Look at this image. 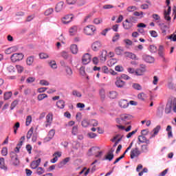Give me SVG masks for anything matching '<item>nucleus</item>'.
<instances>
[{"label": "nucleus", "instance_id": "nucleus-1", "mask_svg": "<svg viewBox=\"0 0 176 176\" xmlns=\"http://www.w3.org/2000/svg\"><path fill=\"white\" fill-rule=\"evenodd\" d=\"M172 109L175 113H176V98H174L166 104L165 112L166 113H170Z\"/></svg>", "mask_w": 176, "mask_h": 176}, {"label": "nucleus", "instance_id": "nucleus-2", "mask_svg": "<svg viewBox=\"0 0 176 176\" xmlns=\"http://www.w3.org/2000/svg\"><path fill=\"white\" fill-rule=\"evenodd\" d=\"M96 31V26L88 25L84 28V33L85 35H94V32Z\"/></svg>", "mask_w": 176, "mask_h": 176}, {"label": "nucleus", "instance_id": "nucleus-3", "mask_svg": "<svg viewBox=\"0 0 176 176\" xmlns=\"http://www.w3.org/2000/svg\"><path fill=\"white\" fill-rule=\"evenodd\" d=\"M141 155V151L138 147L137 145H135V148H133L131 151L130 156L131 159H134L135 157H138Z\"/></svg>", "mask_w": 176, "mask_h": 176}, {"label": "nucleus", "instance_id": "nucleus-4", "mask_svg": "<svg viewBox=\"0 0 176 176\" xmlns=\"http://www.w3.org/2000/svg\"><path fill=\"white\" fill-rule=\"evenodd\" d=\"M115 85L118 89H123L126 87V82L123 81V80H122L119 76L116 78Z\"/></svg>", "mask_w": 176, "mask_h": 176}, {"label": "nucleus", "instance_id": "nucleus-5", "mask_svg": "<svg viewBox=\"0 0 176 176\" xmlns=\"http://www.w3.org/2000/svg\"><path fill=\"white\" fill-rule=\"evenodd\" d=\"M158 55L163 63H168V60L166 59V57H164V47L163 45H160Z\"/></svg>", "mask_w": 176, "mask_h": 176}, {"label": "nucleus", "instance_id": "nucleus-6", "mask_svg": "<svg viewBox=\"0 0 176 176\" xmlns=\"http://www.w3.org/2000/svg\"><path fill=\"white\" fill-rule=\"evenodd\" d=\"M23 58H24V55H23V54L16 53V54H13L11 56L10 59L12 63H16V61H20V60H23Z\"/></svg>", "mask_w": 176, "mask_h": 176}, {"label": "nucleus", "instance_id": "nucleus-7", "mask_svg": "<svg viewBox=\"0 0 176 176\" xmlns=\"http://www.w3.org/2000/svg\"><path fill=\"white\" fill-rule=\"evenodd\" d=\"M91 61V55H90V54L87 53L82 56V63L84 65H87V64H89V63H90Z\"/></svg>", "mask_w": 176, "mask_h": 176}, {"label": "nucleus", "instance_id": "nucleus-8", "mask_svg": "<svg viewBox=\"0 0 176 176\" xmlns=\"http://www.w3.org/2000/svg\"><path fill=\"white\" fill-rule=\"evenodd\" d=\"M146 71V66L145 65H140V67L138 69H136L135 70V75L138 76H141V75H144V73H145Z\"/></svg>", "mask_w": 176, "mask_h": 176}, {"label": "nucleus", "instance_id": "nucleus-9", "mask_svg": "<svg viewBox=\"0 0 176 176\" xmlns=\"http://www.w3.org/2000/svg\"><path fill=\"white\" fill-rule=\"evenodd\" d=\"M122 26L124 30H131L134 27V23H132L129 19H126L122 23Z\"/></svg>", "mask_w": 176, "mask_h": 176}, {"label": "nucleus", "instance_id": "nucleus-10", "mask_svg": "<svg viewBox=\"0 0 176 176\" xmlns=\"http://www.w3.org/2000/svg\"><path fill=\"white\" fill-rule=\"evenodd\" d=\"M142 58L144 61H146V63H148L149 64L155 63V58H153L151 55L144 54L142 56Z\"/></svg>", "mask_w": 176, "mask_h": 176}, {"label": "nucleus", "instance_id": "nucleus-11", "mask_svg": "<svg viewBox=\"0 0 176 176\" xmlns=\"http://www.w3.org/2000/svg\"><path fill=\"white\" fill-rule=\"evenodd\" d=\"M52 122H53V114L50 113L46 116L45 127H49V126L52 124Z\"/></svg>", "mask_w": 176, "mask_h": 176}, {"label": "nucleus", "instance_id": "nucleus-12", "mask_svg": "<svg viewBox=\"0 0 176 176\" xmlns=\"http://www.w3.org/2000/svg\"><path fill=\"white\" fill-rule=\"evenodd\" d=\"M138 140L139 142H140L141 144H146L147 145H148V144H151V142L149 141V140H148L146 137L144 135L138 136Z\"/></svg>", "mask_w": 176, "mask_h": 176}, {"label": "nucleus", "instance_id": "nucleus-13", "mask_svg": "<svg viewBox=\"0 0 176 176\" xmlns=\"http://www.w3.org/2000/svg\"><path fill=\"white\" fill-rule=\"evenodd\" d=\"M171 13V6H168V10H164V19L167 21H170L171 20V16H170Z\"/></svg>", "mask_w": 176, "mask_h": 176}, {"label": "nucleus", "instance_id": "nucleus-14", "mask_svg": "<svg viewBox=\"0 0 176 176\" xmlns=\"http://www.w3.org/2000/svg\"><path fill=\"white\" fill-rule=\"evenodd\" d=\"M72 19H74L72 16L66 15L63 18H62V23L63 24H69V23H71V21H72Z\"/></svg>", "mask_w": 176, "mask_h": 176}, {"label": "nucleus", "instance_id": "nucleus-15", "mask_svg": "<svg viewBox=\"0 0 176 176\" xmlns=\"http://www.w3.org/2000/svg\"><path fill=\"white\" fill-rule=\"evenodd\" d=\"M41 158H38V160L32 162L30 164L31 168H33L34 170H35V168H38V166H39V164H41Z\"/></svg>", "mask_w": 176, "mask_h": 176}, {"label": "nucleus", "instance_id": "nucleus-16", "mask_svg": "<svg viewBox=\"0 0 176 176\" xmlns=\"http://www.w3.org/2000/svg\"><path fill=\"white\" fill-rule=\"evenodd\" d=\"M113 150L111 149L107 154L104 157V160H109V162H111L113 160Z\"/></svg>", "mask_w": 176, "mask_h": 176}, {"label": "nucleus", "instance_id": "nucleus-17", "mask_svg": "<svg viewBox=\"0 0 176 176\" xmlns=\"http://www.w3.org/2000/svg\"><path fill=\"white\" fill-rule=\"evenodd\" d=\"M56 134V130L54 129H51L49 133H48V137L45 138L44 140L45 141V142H47L49 141H50V140H52V138H53V137H54V135Z\"/></svg>", "mask_w": 176, "mask_h": 176}, {"label": "nucleus", "instance_id": "nucleus-18", "mask_svg": "<svg viewBox=\"0 0 176 176\" xmlns=\"http://www.w3.org/2000/svg\"><path fill=\"white\" fill-rule=\"evenodd\" d=\"M11 163L13 166H19L20 164V160H19V157L16 154L11 157Z\"/></svg>", "mask_w": 176, "mask_h": 176}, {"label": "nucleus", "instance_id": "nucleus-19", "mask_svg": "<svg viewBox=\"0 0 176 176\" xmlns=\"http://www.w3.org/2000/svg\"><path fill=\"white\" fill-rule=\"evenodd\" d=\"M107 50H102L101 54L99 56V59L101 63H105L107 61Z\"/></svg>", "mask_w": 176, "mask_h": 176}, {"label": "nucleus", "instance_id": "nucleus-20", "mask_svg": "<svg viewBox=\"0 0 176 176\" xmlns=\"http://www.w3.org/2000/svg\"><path fill=\"white\" fill-rule=\"evenodd\" d=\"M91 47L94 52H97L101 47V43L100 41H96L92 44Z\"/></svg>", "mask_w": 176, "mask_h": 176}, {"label": "nucleus", "instance_id": "nucleus-21", "mask_svg": "<svg viewBox=\"0 0 176 176\" xmlns=\"http://www.w3.org/2000/svg\"><path fill=\"white\" fill-rule=\"evenodd\" d=\"M0 168L4 171H8V166L5 164V158L3 157L0 158Z\"/></svg>", "mask_w": 176, "mask_h": 176}, {"label": "nucleus", "instance_id": "nucleus-22", "mask_svg": "<svg viewBox=\"0 0 176 176\" xmlns=\"http://www.w3.org/2000/svg\"><path fill=\"white\" fill-rule=\"evenodd\" d=\"M122 120H123L124 123H127L131 119V116L129 114H122L120 116Z\"/></svg>", "mask_w": 176, "mask_h": 176}, {"label": "nucleus", "instance_id": "nucleus-23", "mask_svg": "<svg viewBox=\"0 0 176 176\" xmlns=\"http://www.w3.org/2000/svg\"><path fill=\"white\" fill-rule=\"evenodd\" d=\"M63 6H64V1H60V2L58 3L55 8L56 12L57 13H58V12H61L63 10Z\"/></svg>", "mask_w": 176, "mask_h": 176}, {"label": "nucleus", "instance_id": "nucleus-24", "mask_svg": "<svg viewBox=\"0 0 176 176\" xmlns=\"http://www.w3.org/2000/svg\"><path fill=\"white\" fill-rule=\"evenodd\" d=\"M119 106L120 108H127L129 107V102L126 100H121L119 101Z\"/></svg>", "mask_w": 176, "mask_h": 176}, {"label": "nucleus", "instance_id": "nucleus-25", "mask_svg": "<svg viewBox=\"0 0 176 176\" xmlns=\"http://www.w3.org/2000/svg\"><path fill=\"white\" fill-rule=\"evenodd\" d=\"M17 47H11L6 50V54H12V53H14V52H17Z\"/></svg>", "mask_w": 176, "mask_h": 176}, {"label": "nucleus", "instance_id": "nucleus-26", "mask_svg": "<svg viewBox=\"0 0 176 176\" xmlns=\"http://www.w3.org/2000/svg\"><path fill=\"white\" fill-rule=\"evenodd\" d=\"M125 57H127L128 58H131L132 60H135L137 58V56L132 52H124V53Z\"/></svg>", "mask_w": 176, "mask_h": 176}, {"label": "nucleus", "instance_id": "nucleus-27", "mask_svg": "<svg viewBox=\"0 0 176 176\" xmlns=\"http://www.w3.org/2000/svg\"><path fill=\"white\" fill-rule=\"evenodd\" d=\"M69 32V34L72 36L75 35L76 32H78V26L74 25L70 28Z\"/></svg>", "mask_w": 176, "mask_h": 176}, {"label": "nucleus", "instance_id": "nucleus-28", "mask_svg": "<svg viewBox=\"0 0 176 176\" xmlns=\"http://www.w3.org/2000/svg\"><path fill=\"white\" fill-rule=\"evenodd\" d=\"M56 107L60 109H64V107H65V102L63 100H58L56 102Z\"/></svg>", "mask_w": 176, "mask_h": 176}, {"label": "nucleus", "instance_id": "nucleus-29", "mask_svg": "<svg viewBox=\"0 0 176 176\" xmlns=\"http://www.w3.org/2000/svg\"><path fill=\"white\" fill-rule=\"evenodd\" d=\"M70 50L73 54H77L78 50V45L76 44H73L70 47Z\"/></svg>", "mask_w": 176, "mask_h": 176}, {"label": "nucleus", "instance_id": "nucleus-30", "mask_svg": "<svg viewBox=\"0 0 176 176\" xmlns=\"http://www.w3.org/2000/svg\"><path fill=\"white\" fill-rule=\"evenodd\" d=\"M116 63H118V59L117 58H111L110 60H108L107 64L109 65V67H113V65H115V64H116Z\"/></svg>", "mask_w": 176, "mask_h": 176}, {"label": "nucleus", "instance_id": "nucleus-31", "mask_svg": "<svg viewBox=\"0 0 176 176\" xmlns=\"http://www.w3.org/2000/svg\"><path fill=\"white\" fill-rule=\"evenodd\" d=\"M149 151V147H148V144H143L141 146V153H146Z\"/></svg>", "mask_w": 176, "mask_h": 176}, {"label": "nucleus", "instance_id": "nucleus-32", "mask_svg": "<svg viewBox=\"0 0 176 176\" xmlns=\"http://www.w3.org/2000/svg\"><path fill=\"white\" fill-rule=\"evenodd\" d=\"M7 72H8V74H13L14 72H16V69H14V67L13 65H9L7 68Z\"/></svg>", "mask_w": 176, "mask_h": 176}, {"label": "nucleus", "instance_id": "nucleus-33", "mask_svg": "<svg viewBox=\"0 0 176 176\" xmlns=\"http://www.w3.org/2000/svg\"><path fill=\"white\" fill-rule=\"evenodd\" d=\"M138 98L141 101H145V98H146V94H145V93L144 92H141L139 94H138Z\"/></svg>", "mask_w": 176, "mask_h": 176}, {"label": "nucleus", "instance_id": "nucleus-34", "mask_svg": "<svg viewBox=\"0 0 176 176\" xmlns=\"http://www.w3.org/2000/svg\"><path fill=\"white\" fill-rule=\"evenodd\" d=\"M65 72L67 73V75L68 76H72V74H73V72H72V69L69 67V66H65Z\"/></svg>", "mask_w": 176, "mask_h": 176}, {"label": "nucleus", "instance_id": "nucleus-35", "mask_svg": "<svg viewBox=\"0 0 176 176\" xmlns=\"http://www.w3.org/2000/svg\"><path fill=\"white\" fill-rule=\"evenodd\" d=\"M116 123H118V124H124L125 126H127V124H130V122H124L123 120H122V117L120 116V118H117L116 120Z\"/></svg>", "mask_w": 176, "mask_h": 176}, {"label": "nucleus", "instance_id": "nucleus-36", "mask_svg": "<svg viewBox=\"0 0 176 176\" xmlns=\"http://www.w3.org/2000/svg\"><path fill=\"white\" fill-rule=\"evenodd\" d=\"M161 30L162 31V35L166 36L167 32V25H164V23H162L160 25Z\"/></svg>", "mask_w": 176, "mask_h": 176}, {"label": "nucleus", "instance_id": "nucleus-37", "mask_svg": "<svg viewBox=\"0 0 176 176\" xmlns=\"http://www.w3.org/2000/svg\"><path fill=\"white\" fill-rule=\"evenodd\" d=\"M13 95V94L12 93V91H7L4 93V100H10L12 98V96Z\"/></svg>", "mask_w": 176, "mask_h": 176}, {"label": "nucleus", "instance_id": "nucleus-38", "mask_svg": "<svg viewBox=\"0 0 176 176\" xmlns=\"http://www.w3.org/2000/svg\"><path fill=\"white\" fill-rule=\"evenodd\" d=\"M109 98H111L113 100L116 98L118 97V92H116V91H110L109 94Z\"/></svg>", "mask_w": 176, "mask_h": 176}, {"label": "nucleus", "instance_id": "nucleus-39", "mask_svg": "<svg viewBox=\"0 0 176 176\" xmlns=\"http://www.w3.org/2000/svg\"><path fill=\"white\" fill-rule=\"evenodd\" d=\"M115 52L118 56H121V54H123L124 50L121 47H118L115 49Z\"/></svg>", "mask_w": 176, "mask_h": 176}, {"label": "nucleus", "instance_id": "nucleus-40", "mask_svg": "<svg viewBox=\"0 0 176 176\" xmlns=\"http://www.w3.org/2000/svg\"><path fill=\"white\" fill-rule=\"evenodd\" d=\"M148 50L151 52V53H156V52H157V47L153 45H151L149 46Z\"/></svg>", "mask_w": 176, "mask_h": 176}, {"label": "nucleus", "instance_id": "nucleus-41", "mask_svg": "<svg viewBox=\"0 0 176 176\" xmlns=\"http://www.w3.org/2000/svg\"><path fill=\"white\" fill-rule=\"evenodd\" d=\"M53 12H54L53 8H48L45 11L44 14L45 16H50V14H53Z\"/></svg>", "mask_w": 176, "mask_h": 176}, {"label": "nucleus", "instance_id": "nucleus-42", "mask_svg": "<svg viewBox=\"0 0 176 176\" xmlns=\"http://www.w3.org/2000/svg\"><path fill=\"white\" fill-rule=\"evenodd\" d=\"M69 160H71V158L69 157L65 158L62 162H60V166L63 167V166H65V164H67V163H68Z\"/></svg>", "mask_w": 176, "mask_h": 176}, {"label": "nucleus", "instance_id": "nucleus-43", "mask_svg": "<svg viewBox=\"0 0 176 176\" xmlns=\"http://www.w3.org/2000/svg\"><path fill=\"white\" fill-rule=\"evenodd\" d=\"M132 87L135 89V90H142V87L138 83H133Z\"/></svg>", "mask_w": 176, "mask_h": 176}, {"label": "nucleus", "instance_id": "nucleus-44", "mask_svg": "<svg viewBox=\"0 0 176 176\" xmlns=\"http://www.w3.org/2000/svg\"><path fill=\"white\" fill-rule=\"evenodd\" d=\"M19 104V100H14L10 105V109L13 110L14 109V108H16V107H17V105Z\"/></svg>", "mask_w": 176, "mask_h": 176}, {"label": "nucleus", "instance_id": "nucleus-45", "mask_svg": "<svg viewBox=\"0 0 176 176\" xmlns=\"http://www.w3.org/2000/svg\"><path fill=\"white\" fill-rule=\"evenodd\" d=\"M32 134H34V128H30V129L28 131L27 139L30 140L31 137H32Z\"/></svg>", "mask_w": 176, "mask_h": 176}, {"label": "nucleus", "instance_id": "nucleus-46", "mask_svg": "<svg viewBox=\"0 0 176 176\" xmlns=\"http://www.w3.org/2000/svg\"><path fill=\"white\" fill-rule=\"evenodd\" d=\"M133 16H136L137 17H140V19H142V17H144V12L142 11H135L133 12Z\"/></svg>", "mask_w": 176, "mask_h": 176}, {"label": "nucleus", "instance_id": "nucleus-47", "mask_svg": "<svg viewBox=\"0 0 176 176\" xmlns=\"http://www.w3.org/2000/svg\"><path fill=\"white\" fill-rule=\"evenodd\" d=\"M38 101H42V100H45V98H47V95L46 94H41L37 97Z\"/></svg>", "mask_w": 176, "mask_h": 176}, {"label": "nucleus", "instance_id": "nucleus-48", "mask_svg": "<svg viewBox=\"0 0 176 176\" xmlns=\"http://www.w3.org/2000/svg\"><path fill=\"white\" fill-rule=\"evenodd\" d=\"M89 124L94 127H97V126H98V121H97V120H91L89 121Z\"/></svg>", "mask_w": 176, "mask_h": 176}, {"label": "nucleus", "instance_id": "nucleus-49", "mask_svg": "<svg viewBox=\"0 0 176 176\" xmlns=\"http://www.w3.org/2000/svg\"><path fill=\"white\" fill-rule=\"evenodd\" d=\"M72 95L74 96V97H78L79 98L82 97V94L77 90H73Z\"/></svg>", "mask_w": 176, "mask_h": 176}, {"label": "nucleus", "instance_id": "nucleus-50", "mask_svg": "<svg viewBox=\"0 0 176 176\" xmlns=\"http://www.w3.org/2000/svg\"><path fill=\"white\" fill-rule=\"evenodd\" d=\"M26 63H27L28 65H32V64L34 63V57H32V56L28 57L26 60Z\"/></svg>", "mask_w": 176, "mask_h": 176}, {"label": "nucleus", "instance_id": "nucleus-51", "mask_svg": "<svg viewBox=\"0 0 176 176\" xmlns=\"http://www.w3.org/2000/svg\"><path fill=\"white\" fill-rule=\"evenodd\" d=\"M115 71L117 72H123L124 71V68L122 65H117L115 67Z\"/></svg>", "mask_w": 176, "mask_h": 176}, {"label": "nucleus", "instance_id": "nucleus-52", "mask_svg": "<svg viewBox=\"0 0 176 176\" xmlns=\"http://www.w3.org/2000/svg\"><path fill=\"white\" fill-rule=\"evenodd\" d=\"M16 68L17 69L18 74H21V72H23V71H24V67L20 65H16Z\"/></svg>", "mask_w": 176, "mask_h": 176}, {"label": "nucleus", "instance_id": "nucleus-53", "mask_svg": "<svg viewBox=\"0 0 176 176\" xmlns=\"http://www.w3.org/2000/svg\"><path fill=\"white\" fill-rule=\"evenodd\" d=\"M32 122V117L31 116H27L26 122H25L26 126H28L29 124H31Z\"/></svg>", "mask_w": 176, "mask_h": 176}, {"label": "nucleus", "instance_id": "nucleus-54", "mask_svg": "<svg viewBox=\"0 0 176 176\" xmlns=\"http://www.w3.org/2000/svg\"><path fill=\"white\" fill-rule=\"evenodd\" d=\"M50 66L53 69H56L57 68V64L56 63V60H52L51 62H50Z\"/></svg>", "mask_w": 176, "mask_h": 176}, {"label": "nucleus", "instance_id": "nucleus-55", "mask_svg": "<svg viewBox=\"0 0 176 176\" xmlns=\"http://www.w3.org/2000/svg\"><path fill=\"white\" fill-rule=\"evenodd\" d=\"M36 173L38 175H42V174H43V173H45V169H43V168H42V167H38L36 169Z\"/></svg>", "mask_w": 176, "mask_h": 176}, {"label": "nucleus", "instance_id": "nucleus-56", "mask_svg": "<svg viewBox=\"0 0 176 176\" xmlns=\"http://www.w3.org/2000/svg\"><path fill=\"white\" fill-rule=\"evenodd\" d=\"M167 39H170L173 42H176V34H170V36H166Z\"/></svg>", "mask_w": 176, "mask_h": 176}, {"label": "nucleus", "instance_id": "nucleus-57", "mask_svg": "<svg viewBox=\"0 0 176 176\" xmlns=\"http://www.w3.org/2000/svg\"><path fill=\"white\" fill-rule=\"evenodd\" d=\"M157 116L162 117L163 116V109L162 107H159L157 110Z\"/></svg>", "mask_w": 176, "mask_h": 176}, {"label": "nucleus", "instance_id": "nucleus-58", "mask_svg": "<svg viewBox=\"0 0 176 176\" xmlns=\"http://www.w3.org/2000/svg\"><path fill=\"white\" fill-rule=\"evenodd\" d=\"M160 125H157L155 128L153 129L154 135H157V133H159V131H160Z\"/></svg>", "mask_w": 176, "mask_h": 176}, {"label": "nucleus", "instance_id": "nucleus-59", "mask_svg": "<svg viewBox=\"0 0 176 176\" xmlns=\"http://www.w3.org/2000/svg\"><path fill=\"white\" fill-rule=\"evenodd\" d=\"M127 12H135L137 10V7L134 6H129L126 8Z\"/></svg>", "mask_w": 176, "mask_h": 176}, {"label": "nucleus", "instance_id": "nucleus-60", "mask_svg": "<svg viewBox=\"0 0 176 176\" xmlns=\"http://www.w3.org/2000/svg\"><path fill=\"white\" fill-rule=\"evenodd\" d=\"M101 23H102V19L101 18H96L94 20V23L98 25V24H101Z\"/></svg>", "mask_w": 176, "mask_h": 176}, {"label": "nucleus", "instance_id": "nucleus-61", "mask_svg": "<svg viewBox=\"0 0 176 176\" xmlns=\"http://www.w3.org/2000/svg\"><path fill=\"white\" fill-rule=\"evenodd\" d=\"M72 133L73 135H76L78 134V126H73Z\"/></svg>", "mask_w": 176, "mask_h": 176}, {"label": "nucleus", "instance_id": "nucleus-62", "mask_svg": "<svg viewBox=\"0 0 176 176\" xmlns=\"http://www.w3.org/2000/svg\"><path fill=\"white\" fill-rule=\"evenodd\" d=\"M90 124V121H87L86 120H84L82 121V127H87Z\"/></svg>", "mask_w": 176, "mask_h": 176}, {"label": "nucleus", "instance_id": "nucleus-63", "mask_svg": "<svg viewBox=\"0 0 176 176\" xmlns=\"http://www.w3.org/2000/svg\"><path fill=\"white\" fill-rule=\"evenodd\" d=\"M102 72L104 74H109V69H108V67L107 66H103L102 67Z\"/></svg>", "mask_w": 176, "mask_h": 176}, {"label": "nucleus", "instance_id": "nucleus-64", "mask_svg": "<svg viewBox=\"0 0 176 176\" xmlns=\"http://www.w3.org/2000/svg\"><path fill=\"white\" fill-rule=\"evenodd\" d=\"M87 137H89V138H96L97 135L95 133L90 132L87 133Z\"/></svg>", "mask_w": 176, "mask_h": 176}]
</instances>
